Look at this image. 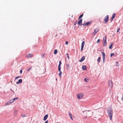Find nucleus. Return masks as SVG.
Masks as SVG:
<instances>
[{
	"label": "nucleus",
	"instance_id": "nucleus-30",
	"mask_svg": "<svg viewBox=\"0 0 123 123\" xmlns=\"http://www.w3.org/2000/svg\"><path fill=\"white\" fill-rule=\"evenodd\" d=\"M116 65L117 66H119V64L118 62H116Z\"/></svg>",
	"mask_w": 123,
	"mask_h": 123
},
{
	"label": "nucleus",
	"instance_id": "nucleus-9",
	"mask_svg": "<svg viewBox=\"0 0 123 123\" xmlns=\"http://www.w3.org/2000/svg\"><path fill=\"white\" fill-rule=\"evenodd\" d=\"M99 29L98 28H96L95 29L94 32L93 33V34H95L97 32H98L99 31Z\"/></svg>",
	"mask_w": 123,
	"mask_h": 123
},
{
	"label": "nucleus",
	"instance_id": "nucleus-13",
	"mask_svg": "<svg viewBox=\"0 0 123 123\" xmlns=\"http://www.w3.org/2000/svg\"><path fill=\"white\" fill-rule=\"evenodd\" d=\"M48 115L47 114H46L45 115L43 118V120L44 121L46 120L48 118Z\"/></svg>",
	"mask_w": 123,
	"mask_h": 123
},
{
	"label": "nucleus",
	"instance_id": "nucleus-36",
	"mask_svg": "<svg viewBox=\"0 0 123 123\" xmlns=\"http://www.w3.org/2000/svg\"><path fill=\"white\" fill-rule=\"evenodd\" d=\"M84 80L85 81L87 82H88V80L87 79H86V78H85L84 79Z\"/></svg>",
	"mask_w": 123,
	"mask_h": 123
},
{
	"label": "nucleus",
	"instance_id": "nucleus-35",
	"mask_svg": "<svg viewBox=\"0 0 123 123\" xmlns=\"http://www.w3.org/2000/svg\"><path fill=\"white\" fill-rule=\"evenodd\" d=\"M84 46L81 45V50H83V48Z\"/></svg>",
	"mask_w": 123,
	"mask_h": 123
},
{
	"label": "nucleus",
	"instance_id": "nucleus-28",
	"mask_svg": "<svg viewBox=\"0 0 123 123\" xmlns=\"http://www.w3.org/2000/svg\"><path fill=\"white\" fill-rule=\"evenodd\" d=\"M32 67H31L27 71H29L30 70H31L32 68Z\"/></svg>",
	"mask_w": 123,
	"mask_h": 123
},
{
	"label": "nucleus",
	"instance_id": "nucleus-33",
	"mask_svg": "<svg viewBox=\"0 0 123 123\" xmlns=\"http://www.w3.org/2000/svg\"><path fill=\"white\" fill-rule=\"evenodd\" d=\"M114 55V53H112L111 54V57Z\"/></svg>",
	"mask_w": 123,
	"mask_h": 123
},
{
	"label": "nucleus",
	"instance_id": "nucleus-6",
	"mask_svg": "<svg viewBox=\"0 0 123 123\" xmlns=\"http://www.w3.org/2000/svg\"><path fill=\"white\" fill-rule=\"evenodd\" d=\"M82 19H80L78 21L77 23L79 25H80L81 26V25H82V24L81 25V23L82 22Z\"/></svg>",
	"mask_w": 123,
	"mask_h": 123
},
{
	"label": "nucleus",
	"instance_id": "nucleus-23",
	"mask_svg": "<svg viewBox=\"0 0 123 123\" xmlns=\"http://www.w3.org/2000/svg\"><path fill=\"white\" fill-rule=\"evenodd\" d=\"M83 16V14H82L79 17V18H78V19H80Z\"/></svg>",
	"mask_w": 123,
	"mask_h": 123
},
{
	"label": "nucleus",
	"instance_id": "nucleus-51",
	"mask_svg": "<svg viewBox=\"0 0 123 123\" xmlns=\"http://www.w3.org/2000/svg\"><path fill=\"white\" fill-rule=\"evenodd\" d=\"M106 38V37H105V38Z\"/></svg>",
	"mask_w": 123,
	"mask_h": 123
},
{
	"label": "nucleus",
	"instance_id": "nucleus-20",
	"mask_svg": "<svg viewBox=\"0 0 123 123\" xmlns=\"http://www.w3.org/2000/svg\"><path fill=\"white\" fill-rule=\"evenodd\" d=\"M62 73L61 71L60 72V73L59 74V76L60 77H61V75L62 74Z\"/></svg>",
	"mask_w": 123,
	"mask_h": 123
},
{
	"label": "nucleus",
	"instance_id": "nucleus-42",
	"mask_svg": "<svg viewBox=\"0 0 123 123\" xmlns=\"http://www.w3.org/2000/svg\"><path fill=\"white\" fill-rule=\"evenodd\" d=\"M100 40H99V39H98V41H97V43H98V42H99V41Z\"/></svg>",
	"mask_w": 123,
	"mask_h": 123
},
{
	"label": "nucleus",
	"instance_id": "nucleus-21",
	"mask_svg": "<svg viewBox=\"0 0 123 123\" xmlns=\"http://www.w3.org/2000/svg\"><path fill=\"white\" fill-rule=\"evenodd\" d=\"M18 98V97H16V98H13L12 99L13 100V101L14 102Z\"/></svg>",
	"mask_w": 123,
	"mask_h": 123
},
{
	"label": "nucleus",
	"instance_id": "nucleus-16",
	"mask_svg": "<svg viewBox=\"0 0 123 123\" xmlns=\"http://www.w3.org/2000/svg\"><path fill=\"white\" fill-rule=\"evenodd\" d=\"M57 53V51L56 49H55L54 51V54H56Z\"/></svg>",
	"mask_w": 123,
	"mask_h": 123
},
{
	"label": "nucleus",
	"instance_id": "nucleus-44",
	"mask_svg": "<svg viewBox=\"0 0 123 123\" xmlns=\"http://www.w3.org/2000/svg\"><path fill=\"white\" fill-rule=\"evenodd\" d=\"M44 55H45V54H43V55H42V57H44Z\"/></svg>",
	"mask_w": 123,
	"mask_h": 123
},
{
	"label": "nucleus",
	"instance_id": "nucleus-15",
	"mask_svg": "<svg viewBox=\"0 0 123 123\" xmlns=\"http://www.w3.org/2000/svg\"><path fill=\"white\" fill-rule=\"evenodd\" d=\"M82 68L83 70H86V66H83L82 67Z\"/></svg>",
	"mask_w": 123,
	"mask_h": 123
},
{
	"label": "nucleus",
	"instance_id": "nucleus-1",
	"mask_svg": "<svg viewBox=\"0 0 123 123\" xmlns=\"http://www.w3.org/2000/svg\"><path fill=\"white\" fill-rule=\"evenodd\" d=\"M107 113L111 120L112 119V116L113 114V111L111 108L110 107L108 108L107 110Z\"/></svg>",
	"mask_w": 123,
	"mask_h": 123
},
{
	"label": "nucleus",
	"instance_id": "nucleus-47",
	"mask_svg": "<svg viewBox=\"0 0 123 123\" xmlns=\"http://www.w3.org/2000/svg\"><path fill=\"white\" fill-rule=\"evenodd\" d=\"M85 111H83V113Z\"/></svg>",
	"mask_w": 123,
	"mask_h": 123
},
{
	"label": "nucleus",
	"instance_id": "nucleus-37",
	"mask_svg": "<svg viewBox=\"0 0 123 123\" xmlns=\"http://www.w3.org/2000/svg\"><path fill=\"white\" fill-rule=\"evenodd\" d=\"M77 23V21H76L74 22V25H75Z\"/></svg>",
	"mask_w": 123,
	"mask_h": 123
},
{
	"label": "nucleus",
	"instance_id": "nucleus-48",
	"mask_svg": "<svg viewBox=\"0 0 123 123\" xmlns=\"http://www.w3.org/2000/svg\"><path fill=\"white\" fill-rule=\"evenodd\" d=\"M122 100L123 101V96L122 98Z\"/></svg>",
	"mask_w": 123,
	"mask_h": 123
},
{
	"label": "nucleus",
	"instance_id": "nucleus-29",
	"mask_svg": "<svg viewBox=\"0 0 123 123\" xmlns=\"http://www.w3.org/2000/svg\"><path fill=\"white\" fill-rule=\"evenodd\" d=\"M17 111H16L15 110L14 111V115H16L17 114Z\"/></svg>",
	"mask_w": 123,
	"mask_h": 123
},
{
	"label": "nucleus",
	"instance_id": "nucleus-49",
	"mask_svg": "<svg viewBox=\"0 0 123 123\" xmlns=\"http://www.w3.org/2000/svg\"><path fill=\"white\" fill-rule=\"evenodd\" d=\"M56 81H57V78H56Z\"/></svg>",
	"mask_w": 123,
	"mask_h": 123
},
{
	"label": "nucleus",
	"instance_id": "nucleus-25",
	"mask_svg": "<svg viewBox=\"0 0 123 123\" xmlns=\"http://www.w3.org/2000/svg\"><path fill=\"white\" fill-rule=\"evenodd\" d=\"M84 44H85V41H83L81 43V45L84 46Z\"/></svg>",
	"mask_w": 123,
	"mask_h": 123
},
{
	"label": "nucleus",
	"instance_id": "nucleus-32",
	"mask_svg": "<svg viewBox=\"0 0 123 123\" xmlns=\"http://www.w3.org/2000/svg\"><path fill=\"white\" fill-rule=\"evenodd\" d=\"M61 64H62V62H61V61H60L59 62V65L58 66H60V65Z\"/></svg>",
	"mask_w": 123,
	"mask_h": 123
},
{
	"label": "nucleus",
	"instance_id": "nucleus-5",
	"mask_svg": "<svg viewBox=\"0 0 123 123\" xmlns=\"http://www.w3.org/2000/svg\"><path fill=\"white\" fill-rule=\"evenodd\" d=\"M78 98L79 99H81L83 96V95L82 93H80V94H78L77 95Z\"/></svg>",
	"mask_w": 123,
	"mask_h": 123
},
{
	"label": "nucleus",
	"instance_id": "nucleus-38",
	"mask_svg": "<svg viewBox=\"0 0 123 123\" xmlns=\"http://www.w3.org/2000/svg\"><path fill=\"white\" fill-rule=\"evenodd\" d=\"M120 28H118L117 30V32H119V31L120 30Z\"/></svg>",
	"mask_w": 123,
	"mask_h": 123
},
{
	"label": "nucleus",
	"instance_id": "nucleus-7",
	"mask_svg": "<svg viewBox=\"0 0 123 123\" xmlns=\"http://www.w3.org/2000/svg\"><path fill=\"white\" fill-rule=\"evenodd\" d=\"M103 45L104 46H105L106 45L107 43L106 41V39H103Z\"/></svg>",
	"mask_w": 123,
	"mask_h": 123
},
{
	"label": "nucleus",
	"instance_id": "nucleus-40",
	"mask_svg": "<svg viewBox=\"0 0 123 123\" xmlns=\"http://www.w3.org/2000/svg\"><path fill=\"white\" fill-rule=\"evenodd\" d=\"M25 116H26L25 115L23 114L22 115V117H24Z\"/></svg>",
	"mask_w": 123,
	"mask_h": 123
},
{
	"label": "nucleus",
	"instance_id": "nucleus-11",
	"mask_svg": "<svg viewBox=\"0 0 123 123\" xmlns=\"http://www.w3.org/2000/svg\"><path fill=\"white\" fill-rule=\"evenodd\" d=\"M90 23H90L89 22H88L85 24H82V25L84 26L85 25H88L89 24H90Z\"/></svg>",
	"mask_w": 123,
	"mask_h": 123
},
{
	"label": "nucleus",
	"instance_id": "nucleus-24",
	"mask_svg": "<svg viewBox=\"0 0 123 123\" xmlns=\"http://www.w3.org/2000/svg\"><path fill=\"white\" fill-rule=\"evenodd\" d=\"M112 44L110 45V46L109 47V48L110 49H111L112 48Z\"/></svg>",
	"mask_w": 123,
	"mask_h": 123
},
{
	"label": "nucleus",
	"instance_id": "nucleus-22",
	"mask_svg": "<svg viewBox=\"0 0 123 123\" xmlns=\"http://www.w3.org/2000/svg\"><path fill=\"white\" fill-rule=\"evenodd\" d=\"M18 82L20 83H21L22 82V80L21 79H20L18 80Z\"/></svg>",
	"mask_w": 123,
	"mask_h": 123
},
{
	"label": "nucleus",
	"instance_id": "nucleus-39",
	"mask_svg": "<svg viewBox=\"0 0 123 123\" xmlns=\"http://www.w3.org/2000/svg\"><path fill=\"white\" fill-rule=\"evenodd\" d=\"M68 42L66 41L65 42V44L66 45H67L68 44Z\"/></svg>",
	"mask_w": 123,
	"mask_h": 123
},
{
	"label": "nucleus",
	"instance_id": "nucleus-34",
	"mask_svg": "<svg viewBox=\"0 0 123 123\" xmlns=\"http://www.w3.org/2000/svg\"><path fill=\"white\" fill-rule=\"evenodd\" d=\"M20 76H18L17 77H16L15 78V80H16V79H18V78H20Z\"/></svg>",
	"mask_w": 123,
	"mask_h": 123
},
{
	"label": "nucleus",
	"instance_id": "nucleus-12",
	"mask_svg": "<svg viewBox=\"0 0 123 123\" xmlns=\"http://www.w3.org/2000/svg\"><path fill=\"white\" fill-rule=\"evenodd\" d=\"M85 59V56H83L82 57L81 59L79 60V62H83V61H84V60Z\"/></svg>",
	"mask_w": 123,
	"mask_h": 123
},
{
	"label": "nucleus",
	"instance_id": "nucleus-17",
	"mask_svg": "<svg viewBox=\"0 0 123 123\" xmlns=\"http://www.w3.org/2000/svg\"><path fill=\"white\" fill-rule=\"evenodd\" d=\"M11 104L8 101L5 104V105L6 106L8 105H9Z\"/></svg>",
	"mask_w": 123,
	"mask_h": 123
},
{
	"label": "nucleus",
	"instance_id": "nucleus-19",
	"mask_svg": "<svg viewBox=\"0 0 123 123\" xmlns=\"http://www.w3.org/2000/svg\"><path fill=\"white\" fill-rule=\"evenodd\" d=\"M9 102L10 103V104L12 103L13 102H14L13 101V100L12 99H11V100H9Z\"/></svg>",
	"mask_w": 123,
	"mask_h": 123
},
{
	"label": "nucleus",
	"instance_id": "nucleus-4",
	"mask_svg": "<svg viewBox=\"0 0 123 123\" xmlns=\"http://www.w3.org/2000/svg\"><path fill=\"white\" fill-rule=\"evenodd\" d=\"M102 56H103V63H104V62L105 60V53L103 52H102Z\"/></svg>",
	"mask_w": 123,
	"mask_h": 123
},
{
	"label": "nucleus",
	"instance_id": "nucleus-46",
	"mask_svg": "<svg viewBox=\"0 0 123 123\" xmlns=\"http://www.w3.org/2000/svg\"><path fill=\"white\" fill-rule=\"evenodd\" d=\"M87 118V117H84V119H86Z\"/></svg>",
	"mask_w": 123,
	"mask_h": 123
},
{
	"label": "nucleus",
	"instance_id": "nucleus-50",
	"mask_svg": "<svg viewBox=\"0 0 123 123\" xmlns=\"http://www.w3.org/2000/svg\"><path fill=\"white\" fill-rule=\"evenodd\" d=\"M11 90L14 92V91H13L12 90Z\"/></svg>",
	"mask_w": 123,
	"mask_h": 123
},
{
	"label": "nucleus",
	"instance_id": "nucleus-26",
	"mask_svg": "<svg viewBox=\"0 0 123 123\" xmlns=\"http://www.w3.org/2000/svg\"><path fill=\"white\" fill-rule=\"evenodd\" d=\"M66 66L67 68H69V65L68 64H66Z\"/></svg>",
	"mask_w": 123,
	"mask_h": 123
},
{
	"label": "nucleus",
	"instance_id": "nucleus-31",
	"mask_svg": "<svg viewBox=\"0 0 123 123\" xmlns=\"http://www.w3.org/2000/svg\"><path fill=\"white\" fill-rule=\"evenodd\" d=\"M66 55H67V58H68V59H69V54H68V53H67V54H66Z\"/></svg>",
	"mask_w": 123,
	"mask_h": 123
},
{
	"label": "nucleus",
	"instance_id": "nucleus-2",
	"mask_svg": "<svg viewBox=\"0 0 123 123\" xmlns=\"http://www.w3.org/2000/svg\"><path fill=\"white\" fill-rule=\"evenodd\" d=\"M108 85L109 87H110L111 88L113 86V84L111 80H110L109 81L108 83Z\"/></svg>",
	"mask_w": 123,
	"mask_h": 123
},
{
	"label": "nucleus",
	"instance_id": "nucleus-41",
	"mask_svg": "<svg viewBox=\"0 0 123 123\" xmlns=\"http://www.w3.org/2000/svg\"><path fill=\"white\" fill-rule=\"evenodd\" d=\"M22 70H20V72L21 74H22Z\"/></svg>",
	"mask_w": 123,
	"mask_h": 123
},
{
	"label": "nucleus",
	"instance_id": "nucleus-18",
	"mask_svg": "<svg viewBox=\"0 0 123 123\" xmlns=\"http://www.w3.org/2000/svg\"><path fill=\"white\" fill-rule=\"evenodd\" d=\"M100 59H101V58L100 57H98V59L97 60V62H100Z\"/></svg>",
	"mask_w": 123,
	"mask_h": 123
},
{
	"label": "nucleus",
	"instance_id": "nucleus-3",
	"mask_svg": "<svg viewBox=\"0 0 123 123\" xmlns=\"http://www.w3.org/2000/svg\"><path fill=\"white\" fill-rule=\"evenodd\" d=\"M109 17L108 15H107L105 17L104 20L105 23L106 24L107 23L109 19Z\"/></svg>",
	"mask_w": 123,
	"mask_h": 123
},
{
	"label": "nucleus",
	"instance_id": "nucleus-10",
	"mask_svg": "<svg viewBox=\"0 0 123 123\" xmlns=\"http://www.w3.org/2000/svg\"><path fill=\"white\" fill-rule=\"evenodd\" d=\"M33 56V55L32 54H29L28 55H26V57H32Z\"/></svg>",
	"mask_w": 123,
	"mask_h": 123
},
{
	"label": "nucleus",
	"instance_id": "nucleus-14",
	"mask_svg": "<svg viewBox=\"0 0 123 123\" xmlns=\"http://www.w3.org/2000/svg\"><path fill=\"white\" fill-rule=\"evenodd\" d=\"M68 114H69V116L70 118L72 120H73V118H72V115L70 112H69Z\"/></svg>",
	"mask_w": 123,
	"mask_h": 123
},
{
	"label": "nucleus",
	"instance_id": "nucleus-8",
	"mask_svg": "<svg viewBox=\"0 0 123 123\" xmlns=\"http://www.w3.org/2000/svg\"><path fill=\"white\" fill-rule=\"evenodd\" d=\"M116 15V14L115 13H114L113 14L111 17V18L110 19V20H111V22L113 20V19L114 18Z\"/></svg>",
	"mask_w": 123,
	"mask_h": 123
},
{
	"label": "nucleus",
	"instance_id": "nucleus-27",
	"mask_svg": "<svg viewBox=\"0 0 123 123\" xmlns=\"http://www.w3.org/2000/svg\"><path fill=\"white\" fill-rule=\"evenodd\" d=\"M61 68L60 66H58V70L60 72L61 71Z\"/></svg>",
	"mask_w": 123,
	"mask_h": 123
},
{
	"label": "nucleus",
	"instance_id": "nucleus-43",
	"mask_svg": "<svg viewBox=\"0 0 123 123\" xmlns=\"http://www.w3.org/2000/svg\"><path fill=\"white\" fill-rule=\"evenodd\" d=\"M48 121H46L44 123H48Z\"/></svg>",
	"mask_w": 123,
	"mask_h": 123
},
{
	"label": "nucleus",
	"instance_id": "nucleus-45",
	"mask_svg": "<svg viewBox=\"0 0 123 123\" xmlns=\"http://www.w3.org/2000/svg\"><path fill=\"white\" fill-rule=\"evenodd\" d=\"M19 84V82H16V84Z\"/></svg>",
	"mask_w": 123,
	"mask_h": 123
}]
</instances>
